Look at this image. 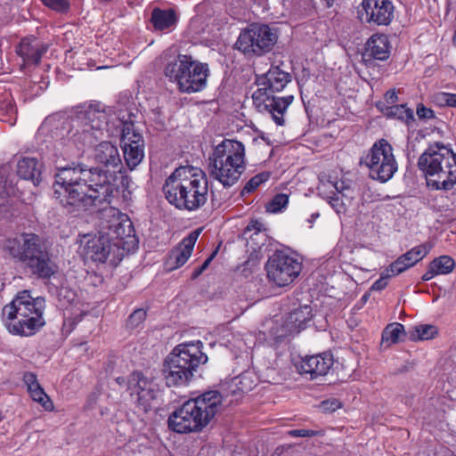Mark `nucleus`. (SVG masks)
Returning <instances> with one entry per match:
<instances>
[{
  "label": "nucleus",
  "instance_id": "473e14b6",
  "mask_svg": "<svg viewBox=\"0 0 456 456\" xmlns=\"http://www.w3.org/2000/svg\"><path fill=\"white\" fill-rule=\"evenodd\" d=\"M15 193L12 182L0 178V216L8 211L9 197Z\"/></svg>",
  "mask_w": 456,
  "mask_h": 456
},
{
  "label": "nucleus",
  "instance_id": "4be33fe9",
  "mask_svg": "<svg viewBox=\"0 0 456 456\" xmlns=\"http://www.w3.org/2000/svg\"><path fill=\"white\" fill-rule=\"evenodd\" d=\"M48 51V45L37 37H25L20 43L17 53L23 59L25 64L38 65L42 56Z\"/></svg>",
  "mask_w": 456,
  "mask_h": 456
},
{
  "label": "nucleus",
  "instance_id": "052dcab7",
  "mask_svg": "<svg viewBox=\"0 0 456 456\" xmlns=\"http://www.w3.org/2000/svg\"><path fill=\"white\" fill-rule=\"evenodd\" d=\"M117 383L119 384L120 386L122 385H125L127 387V379L124 378V377H118L116 379Z\"/></svg>",
  "mask_w": 456,
  "mask_h": 456
},
{
  "label": "nucleus",
  "instance_id": "49530a36",
  "mask_svg": "<svg viewBox=\"0 0 456 456\" xmlns=\"http://www.w3.org/2000/svg\"><path fill=\"white\" fill-rule=\"evenodd\" d=\"M391 278L390 274L384 270L379 280H377L372 285L370 289L375 291H380L387 286V280Z\"/></svg>",
  "mask_w": 456,
  "mask_h": 456
},
{
  "label": "nucleus",
  "instance_id": "a18cd8bd",
  "mask_svg": "<svg viewBox=\"0 0 456 456\" xmlns=\"http://www.w3.org/2000/svg\"><path fill=\"white\" fill-rule=\"evenodd\" d=\"M43 4L57 12H66L69 4L68 0H41Z\"/></svg>",
  "mask_w": 456,
  "mask_h": 456
},
{
  "label": "nucleus",
  "instance_id": "72a5a7b5",
  "mask_svg": "<svg viewBox=\"0 0 456 456\" xmlns=\"http://www.w3.org/2000/svg\"><path fill=\"white\" fill-rule=\"evenodd\" d=\"M437 333L438 330L436 326L431 324H420L414 328V331L411 334V339L413 341L428 340L435 338Z\"/></svg>",
  "mask_w": 456,
  "mask_h": 456
},
{
  "label": "nucleus",
  "instance_id": "0eeeda50",
  "mask_svg": "<svg viewBox=\"0 0 456 456\" xmlns=\"http://www.w3.org/2000/svg\"><path fill=\"white\" fill-rule=\"evenodd\" d=\"M246 168L244 144L224 139L209 157V174L224 187L234 185Z\"/></svg>",
  "mask_w": 456,
  "mask_h": 456
},
{
  "label": "nucleus",
  "instance_id": "a19ab883",
  "mask_svg": "<svg viewBox=\"0 0 456 456\" xmlns=\"http://www.w3.org/2000/svg\"><path fill=\"white\" fill-rule=\"evenodd\" d=\"M285 208V194H276L266 205L265 210L270 214H277L281 212Z\"/></svg>",
  "mask_w": 456,
  "mask_h": 456
},
{
  "label": "nucleus",
  "instance_id": "b1692460",
  "mask_svg": "<svg viewBox=\"0 0 456 456\" xmlns=\"http://www.w3.org/2000/svg\"><path fill=\"white\" fill-rule=\"evenodd\" d=\"M390 42L384 34L372 35L366 43L365 56L379 61H385L390 55Z\"/></svg>",
  "mask_w": 456,
  "mask_h": 456
},
{
  "label": "nucleus",
  "instance_id": "0e129e2a",
  "mask_svg": "<svg viewBox=\"0 0 456 456\" xmlns=\"http://www.w3.org/2000/svg\"><path fill=\"white\" fill-rule=\"evenodd\" d=\"M286 77H287V83H288V82L290 80V79H289L290 76H289V73H287V74H286Z\"/></svg>",
  "mask_w": 456,
  "mask_h": 456
},
{
  "label": "nucleus",
  "instance_id": "f704fd0d",
  "mask_svg": "<svg viewBox=\"0 0 456 456\" xmlns=\"http://www.w3.org/2000/svg\"><path fill=\"white\" fill-rule=\"evenodd\" d=\"M430 265H432V268H434L437 273V274L440 275L450 273L454 268L455 262L451 256H441L437 258H435L430 263Z\"/></svg>",
  "mask_w": 456,
  "mask_h": 456
},
{
  "label": "nucleus",
  "instance_id": "79ce46f5",
  "mask_svg": "<svg viewBox=\"0 0 456 456\" xmlns=\"http://www.w3.org/2000/svg\"><path fill=\"white\" fill-rule=\"evenodd\" d=\"M410 267L411 266L406 262V260H404L403 257L401 256L395 261L390 264L389 266L386 269V271L390 274L391 277H394L403 273Z\"/></svg>",
  "mask_w": 456,
  "mask_h": 456
},
{
  "label": "nucleus",
  "instance_id": "58836bf2",
  "mask_svg": "<svg viewBox=\"0 0 456 456\" xmlns=\"http://www.w3.org/2000/svg\"><path fill=\"white\" fill-rule=\"evenodd\" d=\"M29 395L33 401L38 403L45 410H53V403L42 387L37 390H33Z\"/></svg>",
  "mask_w": 456,
  "mask_h": 456
},
{
  "label": "nucleus",
  "instance_id": "6e6552de",
  "mask_svg": "<svg viewBox=\"0 0 456 456\" xmlns=\"http://www.w3.org/2000/svg\"><path fill=\"white\" fill-rule=\"evenodd\" d=\"M165 75L177 84L181 92L191 94L206 87L209 69L208 64L194 61L191 55L179 54L167 63Z\"/></svg>",
  "mask_w": 456,
  "mask_h": 456
},
{
  "label": "nucleus",
  "instance_id": "9b49d317",
  "mask_svg": "<svg viewBox=\"0 0 456 456\" xmlns=\"http://www.w3.org/2000/svg\"><path fill=\"white\" fill-rule=\"evenodd\" d=\"M277 37L267 25L251 24L240 32L235 44L245 54L262 55L275 44Z\"/></svg>",
  "mask_w": 456,
  "mask_h": 456
},
{
  "label": "nucleus",
  "instance_id": "603ef678",
  "mask_svg": "<svg viewBox=\"0 0 456 456\" xmlns=\"http://www.w3.org/2000/svg\"><path fill=\"white\" fill-rule=\"evenodd\" d=\"M60 298L67 299L68 303L75 301L77 295L74 291L68 289L67 288H61L59 292Z\"/></svg>",
  "mask_w": 456,
  "mask_h": 456
},
{
  "label": "nucleus",
  "instance_id": "864d4df0",
  "mask_svg": "<svg viewBox=\"0 0 456 456\" xmlns=\"http://www.w3.org/2000/svg\"><path fill=\"white\" fill-rule=\"evenodd\" d=\"M287 435L294 437H306L314 436L315 432L308 429H294L288 431Z\"/></svg>",
  "mask_w": 456,
  "mask_h": 456
},
{
  "label": "nucleus",
  "instance_id": "7c9ffc66",
  "mask_svg": "<svg viewBox=\"0 0 456 456\" xmlns=\"http://www.w3.org/2000/svg\"><path fill=\"white\" fill-rule=\"evenodd\" d=\"M431 248V244H420L407 251L405 254L402 255V256L411 267L423 259L428 254Z\"/></svg>",
  "mask_w": 456,
  "mask_h": 456
},
{
  "label": "nucleus",
  "instance_id": "13d9d810",
  "mask_svg": "<svg viewBox=\"0 0 456 456\" xmlns=\"http://www.w3.org/2000/svg\"><path fill=\"white\" fill-rule=\"evenodd\" d=\"M205 270H206V268H203V265H201L200 266H199L198 268H196L193 271V273L191 274V278L192 279L198 278Z\"/></svg>",
  "mask_w": 456,
  "mask_h": 456
},
{
  "label": "nucleus",
  "instance_id": "f03ea898",
  "mask_svg": "<svg viewBox=\"0 0 456 456\" xmlns=\"http://www.w3.org/2000/svg\"><path fill=\"white\" fill-rule=\"evenodd\" d=\"M162 190L170 205L179 210L191 212L206 204L208 182L201 170L180 167L166 179Z\"/></svg>",
  "mask_w": 456,
  "mask_h": 456
},
{
  "label": "nucleus",
  "instance_id": "c756f323",
  "mask_svg": "<svg viewBox=\"0 0 456 456\" xmlns=\"http://www.w3.org/2000/svg\"><path fill=\"white\" fill-rule=\"evenodd\" d=\"M265 78L270 92L280 93L285 88V72L280 67H272Z\"/></svg>",
  "mask_w": 456,
  "mask_h": 456
},
{
  "label": "nucleus",
  "instance_id": "de8ad7c7",
  "mask_svg": "<svg viewBox=\"0 0 456 456\" xmlns=\"http://www.w3.org/2000/svg\"><path fill=\"white\" fill-rule=\"evenodd\" d=\"M83 315L84 314L81 313L74 318H65L62 325V330L66 332H71L75 325L81 321Z\"/></svg>",
  "mask_w": 456,
  "mask_h": 456
},
{
  "label": "nucleus",
  "instance_id": "4d7b16f0",
  "mask_svg": "<svg viewBox=\"0 0 456 456\" xmlns=\"http://www.w3.org/2000/svg\"><path fill=\"white\" fill-rule=\"evenodd\" d=\"M438 275L437 273L432 268V265H429L428 270L422 275V280L425 281H430L435 276Z\"/></svg>",
  "mask_w": 456,
  "mask_h": 456
},
{
  "label": "nucleus",
  "instance_id": "412c9836",
  "mask_svg": "<svg viewBox=\"0 0 456 456\" xmlns=\"http://www.w3.org/2000/svg\"><path fill=\"white\" fill-rule=\"evenodd\" d=\"M201 231L202 229L199 228L190 232L189 235L183 238L180 244L169 253L167 265L170 270L177 269L188 261Z\"/></svg>",
  "mask_w": 456,
  "mask_h": 456
},
{
  "label": "nucleus",
  "instance_id": "9d476101",
  "mask_svg": "<svg viewBox=\"0 0 456 456\" xmlns=\"http://www.w3.org/2000/svg\"><path fill=\"white\" fill-rule=\"evenodd\" d=\"M360 164L368 169L370 178L381 183L391 180L398 170L393 147L385 139L374 142Z\"/></svg>",
  "mask_w": 456,
  "mask_h": 456
},
{
  "label": "nucleus",
  "instance_id": "6e6d98bb",
  "mask_svg": "<svg viewBox=\"0 0 456 456\" xmlns=\"http://www.w3.org/2000/svg\"><path fill=\"white\" fill-rule=\"evenodd\" d=\"M398 96L395 89L389 90L385 94V101L387 104H394L397 102Z\"/></svg>",
  "mask_w": 456,
  "mask_h": 456
},
{
  "label": "nucleus",
  "instance_id": "e2e57ef3",
  "mask_svg": "<svg viewBox=\"0 0 456 456\" xmlns=\"http://www.w3.org/2000/svg\"><path fill=\"white\" fill-rule=\"evenodd\" d=\"M318 216H319V214H313V215H312V218H313V219H315V218H317Z\"/></svg>",
  "mask_w": 456,
  "mask_h": 456
},
{
  "label": "nucleus",
  "instance_id": "8fccbe9b",
  "mask_svg": "<svg viewBox=\"0 0 456 456\" xmlns=\"http://www.w3.org/2000/svg\"><path fill=\"white\" fill-rule=\"evenodd\" d=\"M321 406L324 411H334L340 408L341 404L337 399H330L323 401Z\"/></svg>",
  "mask_w": 456,
  "mask_h": 456
},
{
  "label": "nucleus",
  "instance_id": "680f3d73",
  "mask_svg": "<svg viewBox=\"0 0 456 456\" xmlns=\"http://www.w3.org/2000/svg\"><path fill=\"white\" fill-rule=\"evenodd\" d=\"M293 96H287V106L293 101Z\"/></svg>",
  "mask_w": 456,
  "mask_h": 456
},
{
  "label": "nucleus",
  "instance_id": "423d86ee",
  "mask_svg": "<svg viewBox=\"0 0 456 456\" xmlns=\"http://www.w3.org/2000/svg\"><path fill=\"white\" fill-rule=\"evenodd\" d=\"M429 188L449 191L456 184V153L441 143L429 145L418 161Z\"/></svg>",
  "mask_w": 456,
  "mask_h": 456
},
{
  "label": "nucleus",
  "instance_id": "5fc2aeb1",
  "mask_svg": "<svg viewBox=\"0 0 456 456\" xmlns=\"http://www.w3.org/2000/svg\"><path fill=\"white\" fill-rule=\"evenodd\" d=\"M265 230V224L259 220H251L246 227V232L255 231L256 233Z\"/></svg>",
  "mask_w": 456,
  "mask_h": 456
},
{
  "label": "nucleus",
  "instance_id": "aec40b11",
  "mask_svg": "<svg viewBox=\"0 0 456 456\" xmlns=\"http://www.w3.org/2000/svg\"><path fill=\"white\" fill-rule=\"evenodd\" d=\"M113 247L119 248V243H112L110 241V238L106 237L100 231L98 235L87 239L84 246V254L86 257L94 262L104 263L112 251Z\"/></svg>",
  "mask_w": 456,
  "mask_h": 456
},
{
  "label": "nucleus",
  "instance_id": "a211bd4d",
  "mask_svg": "<svg viewBox=\"0 0 456 456\" xmlns=\"http://www.w3.org/2000/svg\"><path fill=\"white\" fill-rule=\"evenodd\" d=\"M202 343L190 342L177 345L168 354L179 365L188 367L191 371L208 362V356L201 351Z\"/></svg>",
  "mask_w": 456,
  "mask_h": 456
},
{
  "label": "nucleus",
  "instance_id": "e433bc0d",
  "mask_svg": "<svg viewBox=\"0 0 456 456\" xmlns=\"http://www.w3.org/2000/svg\"><path fill=\"white\" fill-rule=\"evenodd\" d=\"M232 385L241 393H248L255 387L254 380L250 373H243L232 379Z\"/></svg>",
  "mask_w": 456,
  "mask_h": 456
},
{
  "label": "nucleus",
  "instance_id": "37998d69",
  "mask_svg": "<svg viewBox=\"0 0 456 456\" xmlns=\"http://www.w3.org/2000/svg\"><path fill=\"white\" fill-rule=\"evenodd\" d=\"M435 99L439 105L456 108V94L441 92L436 94Z\"/></svg>",
  "mask_w": 456,
  "mask_h": 456
},
{
  "label": "nucleus",
  "instance_id": "ddd939ff",
  "mask_svg": "<svg viewBox=\"0 0 456 456\" xmlns=\"http://www.w3.org/2000/svg\"><path fill=\"white\" fill-rule=\"evenodd\" d=\"M319 194L328 200L332 208L341 214L346 211V200L354 198V191L349 184L333 175L322 176L318 185Z\"/></svg>",
  "mask_w": 456,
  "mask_h": 456
},
{
  "label": "nucleus",
  "instance_id": "cd10ccee",
  "mask_svg": "<svg viewBox=\"0 0 456 456\" xmlns=\"http://www.w3.org/2000/svg\"><path fill=\"white\" fill-rule=\"evenodd\" d=\"M303 269V256L287 247V281L293 282Z\"/></svg>",
  "mask_w": 456,
  "mask_h": 456
},
{
  "label": "nucleus",
  "instance_id": "c03bdc74",
  "mask_svg": "<svg viewBox=\"0 0 456 456\" xmlns=\"http://www.w3.org/2000/svg\"><path fill=\"white\" fill-rule=\"evenodd\" d=\"M23 381L29 395L33 392V390H37L39 387H41L37 376L32 372H25L23 375Z\"/></svg>",
  "mask_w": 456,
  "mask_h": 456
},
{
  "label": "nucleus",
  "instance_id": "bb28decb",
  "mask_svg": "<svg viewBox=\"0 0 456 456\" xmlns=\"http://www.w3.org/2000/svg\"><path fill=\"white\" fill-rule=\"evenodd\" d=\"M151 21L157 30H163L170 28L176 22V15L174 10L153 9Z\"/></svg>",
  "mask_w": 456,
  "mask_h": 456
},
{
  "label": "nucleus",
  "instance_id": "39448f33",
  "mask_svg": "<svg viewBox=\"0 0 456 456\" xmlns=\"http://www.w3.org/2000/svg\"><path fill=\"white\" fill-rule=\"evenodd\" d=\"M4 249L13 258L25 264L38 278L49 279L57 272L56 265L37 234L21 233L8 238L4 242Z\"/></svg>",
  "mask_w": 456,
  "mask_h": 456
},
{
  "label": "nucleus",
  "instance_id": "1a4fd4ad",
  "mask_svg": "<svg viewBox=\"0 0 456 456\" xmlns=\"http://www.w3.org/2000/svg\"><path fill=\"white\" fill-rule=\"evenodd\" d=\"M106 123L104 112L90 106L77 112L70 120L68 129L69 142L80 149L94 144L102 134Z\"/></svg>",
  "mask_w": 456,
  "mask_h": 456
},
{
  "label": "nucleus",
  "instance_id": "6ab92c4d",
  "mask_svg": "<svg viewBox=\"0 0 456 456\" xmlns=\"http://www.w3.org/2000/svg\"><path fill=\"white\" fill-rule=\"evenodd\" d=\"M254 105L260 110H267L273 121L280 126L284 123L285 97L270 96L267 88H258L252 94Z\"/></svg>",
  "mask_w": 456,
  "mask_h": 456
},
{
  "label": "nucleus",
  "instance_id": "c85d7f7f",
  "mask_svg": "<svg viewBox=\"0 0 456 456\" xmlns=\"http://www.w3.org/2000/svg\"><path fill=\"white\" fill-rule=\"evenodd\" d=\"M405 334L404 327L399 322H392L386 326L382 331L381 344L388 347L400 341L401 336Z\"/></svg>",
  "mask_w": 456,
  "mask_h": 456
},
{
  "label": "nucleus",
  "instance_id": "4468645a",
  "mask_svg": "<svg viewBox=\"0 0 456 456\" xmlns=\"http://www.w3.org/2000/svg\"><path fill=\"white\" fill-rule=\"evenodd\" d=\"M102 215L103 217L101 222V232L108 238L110 241L118 242L121 247V240L126 237H131L134 233L132 223L126 216L121 215L116 208H102Z\"/></svg>",
  "mask_w": 456,
  "mask_h": 456
},
{
  "label": "nucleus",
  "instance_id": "bf43d9fd",
  "mask_svg": "<svg viewBox=\"0 0 456 456\" xmlns=\"http://www.w3.org/2000/svg\"><path fill=\"white\" fill-rule=\"evenodd\" d=\"M216 254V251L213 252L202 264L203 268H208L211 261L214 259L215 256Z\"/></svg>",
  "mask_w": 456,
  "mask_h": 456
},
{
  "label": "nucleus",
  "instance_id": "2f4dec72",
  "mask_svg": "<svg viewBox=\"0 0 456 456\" xmlns=\"http://www.w3.org/2000/svg\"><path fill=\"white\" fill-rule=\"evenodd\" d=\"M270 336L275 342H282L285 338V318L283 315H276L267 322Z\"/></svg>",
  "mask_w": 456,
  "mask_h": 456
},
{
  "label": "nucleus",
  "instance_id": "2eb2a0df",
  "mask_svg": "<svg viewBox=\"0 0 456 456\" xmlns=\"http://www.w3.org/2000/svg\"><path fill=\"white\" fill-rule=\"evenodd\" d=\"M127 390L135 398L137 406L145 412L152 408L159 394L153 379L146 378L141 371H134L128 376Z\"/></svg>",
  "mask_w": 456,
  "mask_h": 456
},
{
  "label": "nucleus",
  "instance_id": "5701e85b",
  "mask_svg": "<svg viewBox=\"0 0 456 456\" xmlns=\"http://www.w3.org/2000/svg\"><path fill=\"white\" fill-rule=\"evenodd\" d=\"M162 374L167 386L175 387L186 384L193 376V371L190 370L188 367L179 365L172 357L167 355L163 363Z\"/></svg>",
  "mask_w": 456,
  "mask_h": 456
},
{
  "label": "nucleus",
  "instance_id": "4c0bfd02",
  "mask_svg": "<svg viewBox=\"0 0 456 456\" xmlns=\"http://www.w3.org/2000/svg\"><path fill=\"white\" fill-rule=\"evenodd\" d=\"M268 179L269 175L265 172L254 175L246 183L245 186L241 190V196L253 192L256 188H258L263 183L266 182Z\"/></svg>",
  "mask_w": 456,
  "mask_h": 456
},
{
  "label": "nucleus",
  "instance_id": "f8f14e48",
  "mask_svg": "<svg viewBox=\"0 0 456 456\" xmlns=\"http://www.w3.org/2000/svg\"><path fill=\"white\" fill-rule=\"evenodd\" d=\"M134 116L128 114V119L122 117V130L120 136V146L123 151L126 165L130 170H134L144 158V141L140 133L134 129V124L132 118Z\"/></svg>",
  "mask_w": 456,
  "mask_h": 456
},
{
  "label": "nucleus",
  "instance_id": "f3484780",
  "mask_svg": "<svg viewBox=\"0 0 456 456\" xmlns=\"http://www.w3.org/2000/svg\"><path fill=\"white\" fill-rule=\"evenodd\" d=\"M291 362L298 373L309 374L311 379L326 375L333 365L330 354L322 353L314 355L292 356Z\"/></svg>",
  "mask_w": 456,
  "mask_h": 456
},
{
  "label": "nucleus",
  "instance_id": "09e8293b",
  "mask_svg": "<svg viewBox=\"0 0 456 456\" xmlns=\"http://www.w3.org/2000/svg\"><path fill=\"white\" fill-rule=\"evenodd\" d=\"M146 318V312L143 309L134 310L129 316L130 322L137 326Z\"/></svg>",
  "mask_w": 456,
  "mask_h": 456
},
{
  "label": "nucleus",
  "instance_id": "c9c22d12",
  "mask_svg": "<svg viewBox=\"0 0 456 456\" xmlns=\"http://www.w3.org/2000/svg\"><path fill=\"white\" fill-rule=\"evenodd\" d=\"M310 318V307L308 305L300 306L299 308L290 312L289 316L287 317V321L289 320L291 322L297 323V327L299 329H303L305 323Z\"/></svg>",
  "mask_w": 456,
  "mask_h": 456
},
{
  "label": "nucleus",
  "instance_id": "3c124183",
  "mask_svg": "<svg viewBox=\"0 0 456 456\" xmlns=\"http://www.w3.org/2000/svg\"><path fill=\"white\" fill-rule=\"evenodd\" d=\"M416 112L419 118L428 119L434 117V111L423 105H419Z\"/></svg>",
  "mask_w": 456,
  "mask_h": 456
},
{
  "label": "nucleus",
  "instance_id": "ea45409f",
  "mask_svg": "<svg viewBox=\"0 0 456 456\" xmlns=\"http://www.w3.org/2000/svg\"><path fill=\"white\" fill-rule=\"evenodd\" d=\"M387 115L405 121L413 119L412 110L407 108L403 104L392 106Z\"/></svg>",
  "mask_w": 456,
  "mask_h": 456
},
{
  "label": "nucleus",
  "instance_id": "20e7f679",
  "mask_svg": "<svg viewBox=\"0 0 456 456\" xmlns=\"http://www.w3.org/2000/svg\"><path fill=\"white\" fill-rule=\"evenodd\" d=\"M223 397L217 391H208L186 401L168 418V428L180 434L201 431L221 408Z\"/></svg>",
  "mask_w": 456,
  "mask_h": 456
},
{
  "label": "nucleus",
  "instance_id": "f257e3e1",
  "mask_svg": "<svg viewBox=\"0 0 456 456\" xmlns=\"http://www.w3.org/2000/svg\"><path fill=\"white\" fill-rule=\"evenodd\" d=\"M94 160L102 167L86 168L72 163L57 168L54 196L62 206L88 209L112 203L118 193L115 175L123 167L118 148L110 142H101L95 148Z\"/></svg>",
  "mask_w": 456,
  "mask_h": 456
},
{
  "label": "nucleus",
  "instance_id": "7ed1b4c3",
  "mask_svg": "<svg viewBox=\"0 0 456 456\" xmlns=\"http://www.w3.org/2000/svg\"><path fill=\"white\" fill-rule=\"evenodd\" d=\"M45 310L43 297H33L28 291L23 290L4 306L3 322L9 333L31 337L45 325Z\"/></svg>",
  "mask_w": 456,
  "mask_h": 456
},
{
  "label": "nucleus",
  "instance_id": "a878e982",
  "mask_svg": "<svg viewBox=\"0 0 456 456\" xmlns=\"http://www.w3.org/2000/svg\"><path fill=\"white\" fill-rule=\"evenodd\" d=\"M17 175L24 180L32 181L34 185H38L41 181V165L36 158H22L17 164Z\"/></svg>",
  "mask_w": 456,
  "mask_h": 456
},
{
  "label": "nucleus",
  "instance_id": "dca6fc26",
  "mask_svg": "<svg viewBox=\"0 0 456 456\" xmlns=\"http://www.w3.org/2000/svg\"><path fill=\"white\" fill-rule=\"evenodd\" d=\"M357 17L363 23L387 26L394 18V4L390 0H362Z\"/></svg>",
  "mask_w": 456,
  "mask_h": 456
},
{
  "label": "nucleus",
  "instance_id": "393cba45",
  "mask_svg": "<svg viewBox=\"0 0 456 456\" xmlns=\"http://www.w3.org/2000/svg\"><path fill=\"white\" fill-rule=\"evenodd\" d=\"M284 267L285 254L282 250H277L265 265L269 280L278 287L285 286Z\"/></svg>",
  "mask_w": 456,
  "mask_h": 456
}]
</instances>
